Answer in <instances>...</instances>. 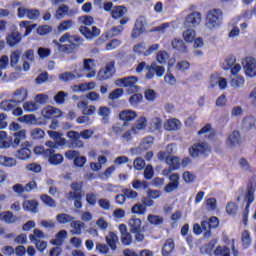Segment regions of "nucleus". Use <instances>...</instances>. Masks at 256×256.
Segmentation results:
<instances>
[{
	"label": "nucleus",
	"mask_w": 256,
	"mask_h": 256,
	"mask_svg": "<svg viewBox=\"0 0 256 256\" xmlns=\"http://www.w3.org/2000/svg\"><path fill=\"white\" fill-rule=\"evenodd\" d=\"M13 137L14 140L12 145H14L15 147H19V145H21V142L27 139V130L22 129L19 132H15Z\"/></svg>",
	"instance_id": "nucleus-26"
},
{
	"label": "nucleus",
	"mask_w": 256,
	"mask_h": 256,
	"mask_svg": "<svg viewBox=\"0 0 256 256\" xmlns=\"http://www.w3.org/2000/svg\"><path fill=\"white\" fill-rule=\"evenodd\" d=\"M214 253L216 255H221V256H231V250L227 246H224V247L218 246L215 249Z\"/></svg>",
	"instance_id": "nucleus-56"
},
{
	"label": "nucleus",
	"mask_w": 256,
	"mask_h": 256,
	"mask_svg": "<svg viewBox=\"0 0 256 256\" xmlns=\"http://www.w3.org/2000/svg\"><path fill=\"white\" fill-rule=\"evenodd\" d=\"M30 135L32 139H43V137H45V131H43L41 128H34L30 131Z\"/></svg>",
	"instance_id": "nucleus-53"
},
{
	"label": "nucleus",
	"mask_w": 256,
	"mask_h": 256,
	"mask_svg": "<svg viewBox=\"0 0 256 256\" xmlns=\"http://www.w3.org/2000/svg\"><path fill=\"white\" fill-rule=\"evenodd\" d=\"M20 123H26V125H37V118L33 114H26L18 118Z\"/></svg>",
	"instance_id": "nucleus-38"
},
{
	"label": "nucleus",
	"mask_w": 256,
	"mask_h": 256,
	"mask_svg": "<svg viewBox=\"0 0 256 256\" xmlns=\"http://www.w3.org/2000/svg\"><path fill=\"white\" fill-rule=\"evenodd\" d=\"M0 165L2 167H15L17 165V160L12 157H7V156H0Z\"/></svg>",
	"instance_id": "nucleus-37"
},
{
	"label": "nucleus",
	"mask_w": 256,
	"mask_h": 256,
	"mask_svg": "<svg viewBox=\"0 0 256 256\" xmlns=\"http://www.w3.org/2000/svg\"><path fill=\"white\" fill-rule=\"evenodd\" d=\"M23 109L26 113H35V111H38L39 105L33 101H26L23 103Z\"/></svg>",
	"instance_id": "nucleus-47"
},
{
	"label": "nucleus",
	"mask_w": 256,
	"mask_h": 256,
	"mask_svg": "<svg viewBox=\"0 0 256 256\" xmlns=\"http://www.w3.org/2000/svg\"><path fill=\"white\" fill-rule=\"evenodd\" d=\"M42 117L44 119H55L57 117H61L62 112L59 108H55L53 106H46L41 111Z\"/></svg>",
	"instance_id": "nucleus-12"
},
{
	"label": "nucleus",
	"mask_w": 256,
	"mask_h": 256,
	"mask_svg": "<svg viewBox=\"0 0 256 256\" xmlns=\"http://www.w3.org/2000/svg\"><path fill=\"white\" fill-rule=\"evenodd\" d=\"M23 60V71H29L31 69L30 63H35V51L29 49L24 52L22 56Z\"/></svg>",
	"instance_id": "nucleus-13"
},
{
	"label": "nucleus",
	"mask_w": 256,
	"mask_h": 256,
	"mask_svg": "<svg viewBox=\"0 0 256 256\" xmlns=\"http://www.w3.org/2000/svg\"><path fill=\"white\" fill-rule=\"evenodd\" d=\"M70 226L72 228L70 231L71 235H81L83 233V229H85V223L82 221L72 220Z\"/></svg>",
	"instance_id": "nucleus-22"
},
{
	"label": "nucleus",
	"mask_w": 256,
	"mask_h": 256,
	"mask_svg": "<svg viewBox=\"0 0 256 256\" xmlns=\"http://www.w3.org/2000/svg\"><path fill=\"white\" fill-rule=\"evenodd\" d=\"M147 127V118L141 117L136 121V124L132 127V132L134 135H137L139 131H143Z\"/></svg>",
	"instance_id": "nucleus-29"
},
{
	"label": "nucleus",
	"mask_w": 256,
	"mask_h": 256,
	"mask_svg": "<svg viewBox=\"0 0 256 256\" xmlns=\"http://www.w3.org/2000/svg\"><path fill=\"white\" fill-rule=\"evenodd\" d=\"M173 49L180 51V53H187V46H185V42L181 39H174L171 43Z\"/></svg>",
	"instance_id": "nucleus-41"
},
{
	"label": "nucleus",
	"mask_w": 256,
	"mask_h": 256,
	"mask_svg": "<svg viewBox=\"0 0 256 256\" xmlns=\"http://www.w3.org/2000/svg\"><path fill=\"white\" fill-rule=\"evenodd\" d=\"M147 220L151 225L155 226L163 225V222L165 221V219L162 216L154 214H149Z\"/></svg>",
	"instance_id": "nucleus-45"
},
{
	"label": "nucleus",
	"mask_w": 256,
	"mask_h": 256,
	"mask_svg": "<svg viewBox=\"0 0 256 256\" xmlns=\"http://www.w3.org/2000/svg\"><path fill=\"white\" fill-rule=\"evenodd\" d=\"M38 55H39L40 59H47V58L51 57V49L40 47V48H38Z\"/></svg>",
	"instance_id": "nucleus-59"
},
{
	"label": "nucleus",
	"mask_w": 256,
	"mask_h": 256,
	"mask_svg": "<svg viewBox=\"0 0 256 256\" xmlns=\"http://www.w3.org/2000/svg\"><path fill=\"white\" fill-rule=\"evenodd\" d=\"M79 31L86 39H93V37H99L101 35V30L96 26L92 27V30L89 29L87 26H81Z\"/></svg>",
	"instance_id": "nucleus-15"
},
{
	"label": "nucleus",
	"mask_w": 256,
	"mask_h": 256,
	"mask_svg": "<svg viewBox=\"0 0 256 256\" xmlns=\"http://www.w3.org/2000/svg\"><path fill=\"white\" fill-rule=\"evenodd\" d=\"M37 207H39V203L36 200H26L23 202L24 211H31V213H37Z\"/></svg>",
	"instance_id": "nucleus-30"
},
{
	"label": "nucleus",
	"mask_w": 256,
	"mask_h": 256,
	"mask_svg": "<svg viewBox=\"0 0 256 256\" xmlns=\"http://www.w3.org/2000/svg\"><path fill=\"white\" fill-rule=\"evenodd\" d=\"M244 73L246 77H256V59L253 57H246L243 62Z\"/></svg>",
	"instance_id": "nucleus-8"
},
{
	"label": "nucleus",
	"mask_w": 256,
	"mask_h": 256,
	"mask_svg": "<svg viewBox=\"0 0 256 256\" xmlns=\"http://www.w3.org/2000/svg\"><path fill=\"white\" fill-rule=\"evenodd\" d=\"M173 249H175V242L173 239L166 240L162 248V255L168 256L170 253H173Z\"/></svg>",
	"instance_id": "nucleus-39"
},
{
	"label": "nucleus",
	"mask_w": 256,
	"mask_h": 256,
	"mask_svg": "<svg viewBox=\"0 0 256 256\" xmlns=\"http://www.w3.org/2000/svg\"><path fill=\"white\" fill-rule=\"evenodd\" d=\"M223 21V10L221 9H211L206 15L205 27L207 29L213 30L221 26Z\"/></svg>",
	"instance_id": "nucleus-2"
},
{
	"label": "nucleus",
	"mask_w": 256,
	"mask_h": 256,
	"mask_svg": "<svg viewBox=\"0 0 256 256\" xmlns=\"http://www.w3.org/2000/svg\"><path fill=\"white\" fill-rule=\"evenodd\" d=\"M75 15V11L69 9V6L67 5H62L59 6L58 9L56 10L55 17L56 19H63V17H73Z\"/></svg>",
	"instance_id": "nucleus-19"
},
{
	"label": "nucleus",
	"mask_w": 256,
	"mask_h": 256,
	"mask_svg": "<svg viewBox=\"0 0 256 256\" xmlns=\"http://www.w3.org/2000/svg\"><path fill=\"white\" fill-rule=\"evenodd\" d=\"M67 239V230H61L55 235V239L52 240L53 245H62L63 240Z\"/></svg>",
	"instance_id": "nucleus-48"
},
{
	"label": "nucleus",
	"mask_w": 256,
	"mask_h": 256,
	"mask_svg": "<svg viewBox=\"0 0 256 256\" xmlns=\"http://www.w3.org/2000/svg\"><path fill=\"white\" fill-rule=\"evenodd\" d=\"M81 41H83L81 37L77 35H71L70 33H65L59 39V42L62 44L57 42V40H54L53 43L57 45L60 53H66L67 55H69V53H73V51H75V49L79 47V44L77 43H81ZM63 43H69V44H63Z\"/></svg>",
	"instance_id": "nucleus-1"
},
{
	"label": "nucleus",
	"mask_w": 256,
	"mask_h": 256,
	"mask_svg": "<svg viewBox=\"0 0 256 256\" xmlns=\"http://www.w3.org/2000/svg\"><path fill=\"white\" fill-rule=\"evenodd\" d=\"M189 153L191 157H199V155H204V157H207L209 153H211V149H209V145L205 142H200L194 144L190 150Z\"/></svg>",
	"instance_id": "nucleus-4"
},
{
	"label": "nucleus",
	"mask_w": 256,
	"mask_h": 256,
	"mask_svg": "<svg viewBox=\"0 0 256 256\" xmlns=\"http://www.w3.org/2000/svg\"><path fill=\"white\" fill-rule=\"evenodd\" d=\"M201 12L194 11L188 14L184 20V27L195 29V27H199L202 21Z\"/></svg>",
	"instance_id": "nucleus-5"
},
{
	"label": "nucleus",
	"mask_w": 256,
	"mask_h": 256,
	"mask_svg": "<svg viewBox=\"0 0 256 256\" xmlns=\"http://www.w3.org/2000/svg\"><path fill=\"white\" fill-rule=\"evenodd\" d=\"M19 59H21V51L20 50H15L14 52L11 53L10 55V65L11 67H17L19 63Z\"/></svg>",
	"instance_id": "nucleus-51"
},
{
	"label": "nucleus",
	"mask_w": 256,
	"mask_h": 256,
	"mask_svg": "<svg viewBox=\"0 0 256 256\" xmlns=\"http://www.w3.org/2000/svg\"><path fill=\"white\" fill-rule=\"evenodd\" d=\"M98 117H102L101 123L107 125L111 117V109L107 106H100L97 110Z\"/></svg>",
	"instance_id": "nucleus-18"
},
{
	"label": "nucleus",
	"mask_w": 256,
	"mask_h": 256,
	"mask_svg": "<svg viewBox=\"0 0 256 256\" xmlns=\"http://www.w3.org/2000/svg\"><path fill=\"white\" fill-rule=\"evenodd\" d=\"M230 85L234 89H241L245 85V78L241 75H232Z\"/></svg>",
	"instance_id": "nucleus-25"
},
{
	"label": "nucleus",
	"mask_w": 256,
	"mask_h": 256,
	"mask_svg": "<svg viewBox=\"0 0 256 256\" xmlns=\"http://www.w3.org/2000/svg\"><path fill=\"white\" fill-rule=\"evenodd\" d=\"M164 129L166 131H177L178 129H181V121L170 119L164 124Z\"/></svg>",
	"instance_id": "nucleus-28"
},
{
	"label": "nucleus",
	"mask_w": 256,
	"mask_h": 256,
	"mask_svg": "<svg viewBox=\"0 0 256 256\" xmlns=\"http://www.w3.org/2000/svg\"><path fill=\"white\" fill-rule=\"evenodd\" d=\"M56 220L60 223V225H65L67 223H73V221L75 220V218L69 214H58L56 216Z\"/></svg>",
	"instance_id": "nucleus-44"
},
{
	"label": "nucleus",
	"mask_w": 256,
	"mask_h": 256,
	"mask_svg": "<svg viewBox=\"0 0 256 256\" xmlns=\"http://www.w3.org/2000/svg\"><path fill=\"white\" fill-rule=\"evenodd\" d=\"M198 135H205V137H208V139H213V137H215V130H213V128H211V124H206L198 132Z\"/></svg>",
	"instance_id": "nucleus-40"
},
{
	"label": "nucleus",
	"mask_w": 256,
	"mask_h": 256,
	"mask_svg": "<svg viewBox=\"0 0 256 256\" xmlns=\"http://www.w3.org/2000/svg\"><path fill=\"white\" fill-rule=\"evenodd\" d=\"M21 33L17 32V31H13L11 34H9L6 37V43L7 45H9V47H17V45H19V43H21Z\"/></svg>",
	"instance_id": "nucleus-20"
},
{
	"label": "nucleus",
	"mask_w": 256,
	"mask_h": 256,
	"mask_svg": "<svg viewBox=\"0 0 256 256\" xmlns=\"http://www.w3.org/2000/svg\"><path fill=\"white\" fill-rule=\"evenodd\" d=\"M29 237L30 241L36 244V248L38 249V251H45V249H47V242L43 240H37L34 235H30Z\"/></svg>",
	"instance_id": "nucleus-50"
},
{
	"label": "nucleus",
	"mask_w": 256,
	"mask_h": 256,
	"mask_svg": "<svg viewBox=\"0 0 256 256\" xmlns=\"http://www.w3.org/2000/svg\"><path fill=\"white\" fill-rule=\"evenodd\" d=\"M146 211L147 208L141 203H137L132 207V213L136 215H145Z\"/></svg>",
	"instance_id": "nucleus-55"
},
{
	"label": "nucleus",
	"mask_w": 256,
	"mask_h": 256,
	"mask_svg": "<svg viewBox=\"0 0 256 256\" xmlns=\"http://www.w3.org/2000/svg\"><path fill=\"white\" fill-rule=\"evenodd\" d=\"M29 97V90L25 87L17 88L12 93V99L16 105H21L24 101H27Z\"/></svg>",
	"instance_id": "nucleus-9"
},
{
	"label": "nucleus",
	"mask_w": 256,
	"mask_h": 256,
	"mask_svg": "<svg viewBox=\"0 0 256 256\" xmlns=\"http://www.w3.org/2000/svg\"><path fill=\"white\" fill-rule=\"evenodd\" d=\"M17 104L15 103V101L11 98V99H5V100H2L0 102V109L1 111H13L14 107L16 106Z\"/></svg>",
	"instance_id": "nucleus-32"
},
{
	"label": "nucleus",
	"mask_w": 256,
	"mask_h": 256,
	"mask_svg": "<svg viewBox=\"0 0 256 256\" xmlns=\"http://www.w3.org/2000/svg\"><path fill=\"white\" fill-rule=\"evenodd\" d=\"M75 22L73 20H64L58 25V31L63 33L64 31H69V29H73Z\"/></svg>",
	"instance_id": "nucleus-46"
},
{
	"label": "nucleus",
	"mask_w": 256,
	"mask_h": 256,
	"mask_svg": "<svg viewBox=\"0 0 256 256\" xmlns=\"http://www.w3.org/2000/svg\"><path fill=\"white\" fill-rule=\"evenodd\" d=\"M41 201L45 204L48 205V207H56V203L53 200V198H51V196L44 194L41 196Z\"/></svg>",
	"instance_id": "nucleus-60"
},
{
	"label": "nucleus",
	"mask_w": 256,
	"mask_h": 256,
	"mask_svg": "<svg viewBox=\"0 0 256 256\" xmlns=\"http://www.w3.org/2000/svg\"><path fill=\"white\" fill-rule=\"evenodd\" d=\"M16 157L17 159L25 161V159H29V157H31V150L27 147H23L17 151Z\"/></svg>",
	"instance_id": "nucleus-49"
},
{
	"label": "nucleus",
	"mask_w": 256,
	"mask_h": 256,
	"mask_svg": "<svg viewBox=\"0 0 256 256\" xmlns=\"http://www.w3.org/2000/svg\"><path fill=\"white\" fill-rule=\"evenodd\" d=\"M152 31H158L160 33H167L169 31H173V24L171 23H164L160 26L155 27Z\"/></svg>",
	"instance_id": "nucleus-52"
},
{
	"label": "nucleus",
	"mask_w": 256,
	"mask_h": 256,
	"mask_svg": "<svg viewBox=\"0 0 256 256\" xmlns=\"http://www.w3.org/2000/svg\"><path fill=\"white\" fill-rule=\"evenodd\" d=\"M115 75V63L110 62L106 67L98 72L97 79L99 81H106V79H111Z\"/></svg>",
	"instance_id": "nucleus-10"
},
{
	"label": "nucleus",
	"mask_w": 256,
	"mask_h": 256,
	"mask_svg": "<svg viewBox=\"0 0 256 256\" xmlns=\"http://www.w3.org/2000/svg\"><path fill=\"white\" fill-rule=\"evenodd\" d=\"M125 13H127V8L123 6H114L111 11L113 19H121Z\"/></svg>",
	"instance_id": "nucleus-35"
},
{
	"label": "nucleus",
	"mask_w": 256,
	"mask_h": 256,
	"mask_svg": "<svg viewBox=\"0 0 256 256\" xmlns=\"http://www.w3.org/2000/svg\"><path fill=\"white\" fill-rule=\"evenodd\" d=\"M86 201L88 205L95 207V205H97V194L93 192L86 194Z\"/></svg>",
	"instance_id": "nucleus-62"
},
{
	"label": "nucleus",
	"mask_w": 256,
	"mask_h": 256,
	"mask_svg": "<svg viewBox=\"0 0 256 256\" xmlns=\"http://www.w3.org/2000/svg\"><path fill=\"white\" fill-rule=\"evenodd\" d=\"M66 135L70 139V147L73 149H83L85 147V142L81 140V134L78 131H68Z\"/></svg>",
	"instance_id": "nucleus-6"
},
{
	"label": "nucleus",
	"mask_w": 256,
	"mask_h": 256,
	"mask_svg": "<svg viewBox=\"0 0 256 256\" xmlns=\"http://www.w3.org/2000/svg\"><path fill=\"white\" fill-rule=\"evenodd\" d=\"M26 171H31L32 173H41V165L37 163H30L25 167Z\"/></svg>",
	"instance_id": "nucleus-64"
},
{
	"label": "nucleus",
	"mask_w": 256,
	"mask_h": 256,
	"mask_svg": "<svg viewBox=\"0 0 256 256\" xmlns=\"http://www.w3.org/2000/svg\"><path fill=\"white\" fill-rule=\"evenodd\" d=\"M147 73L145 75L146 79H153V77H163L165 75V67L157 65V63H152L146 67Z\"/></svg>",
	"instance_id": "nucleus-7"
},
{
	"label": "nucleus",
	"mask_w": 256,
	"mask_h": 256,
	"mask_svg": "<svg viewBox=\"0 0 256 256\" xmlns=\"http://www.w3.org/2000/svg\"><path fill=\"white\" fill-rule=\"evenodd\" d=\"M237 59L235 58V56H230L228 57L224 64H223V68L227 71L229 69H231V67H233V65H235Z\"/></svg>",
	"instance_id": "nucleus-63"
},
{
	"label": "nucleus",
	"mask_w": 256,
	"mask_h": 256,
	"mask_svg": "<svg viewBox=\"0 0 256 256\" xmlns=\"http://www.w3.org/2000/svg\"><path fill=\"white\" fill-rule=\"evenodd\" d=\"M183 39L186 41V43H193L195 41V30L193 28H186V30L183 32Z\"/></svg>",
	"instance_id": "nucleus-43"
},
{
	"label": "nucleus",
	"mask_w": 256,
	"mask_h": 256,
	"mask_svg": "<svg viewBox=\"0 0 256 256\" xmlns=\"http://www.w3.org/2000/svg\"><path fill=\"white\" fill-rule=\"evenodd\" d=\"M60 81H74V79H81V74L77 71H72V72H64L59 75Z\"/></svg>",
	"instance_id": "nucleus-24"
},
{
	"label": "nucleus",
	"mask_w": 256,
	"mask_h": 256,
	"mask_svg": "<svg viewBox=\"0 0 256 256\" xmlns=\"http://www.w3.org/2000/svg\"><path fill=\"white\" fill-rule=\"evenodd\" d=\"M107 245H109L112 251L117 249V243H119V237L114 232H109L105 237Z\"/></svg>",
	"instance_id": "nucleus-23"
},
{
	"label": "nucleus",
	"mask_w": 256,
	"mask_h": 256,
	"mask_svg": "<svg viewBox=\"0 0 256 256\" xmlns=\"http://www.w3.org/2000/svg\"><path fill=\"white\" fill-rule=\"evenodd\" d=\"M241 143V134L239 131L234 130L231 134H229L227 140H226V145L227 147H237Z\"/></svg>",
	"instance_id": "nucleus-17"
},
{
	"label": "nucleus",
	"mask_w": 256,
	"mask_h": 256,
	"mask_svg": "<svg viewBox=\"0 0 256 256\" xmlns=\"http://www.w3.org/2000/svg\"><path fill=\"white\" fill-rule=\"evenodd\" d=\"M212 87L219 85V89H227V79L219 76H211Z\"/></svg>",
	"instance_id": "nucleus-36"
},
{
	"label": "nucleus",
	"mask_w": 256,
	"mask_h": 256,
	"mask_svg": "<svg viewBox=\"0 0 256 256\" xmlns=\"http://www.w3.org/2000/svg\"><path fill=\"white\" fill-rule=\"evenodd\" d=\"M83 71H89L88 74H86L87 79H93L95 75H97V72H95V60L88 58L83 60Z\"/></svg>",
	"instance_id": "nucleus-14"
},
{
	"label": "nucleus",
	"mask_w": 256,
	"mask_h": 256,
	"mask_svg": "<svg viewBox=\"0 0 256 256\" xmlns=\"http://www.w3.org/2000/svg\"><path fill=\"white\" fill-rule=\"evenodd\" d=\"M139 78L137 76H128L124 78H119L115 81L117 87H126L127 93H137L139 91V86L137 85Z\"/></svg>",
	"instance_id": "nucleus-3"
},
{
	"label": "nucleus",
	"mask_w": 256,
	"mask_h": 256,
	"mask_svg": "<svg viewBox=\"0 0 256 256\" xmlns=\"http://www.w3.org/2000/svg\"><path fill=\"white\" fill-rule=\"evenodd\" d=\"M66 198L68 199V201H74L75 199H83V195L81 194V192L72 190L66 194Z\"/></svg>",
	"instance_id": "nucleus-61"
},
{
	"label": "nucleus",
	"mask_w": 256,
	"mask_h": 256,
	"mask_svg": "<svg viewBox=\"0 0 256 256\" xmlns=\"http://www.w3.org/2000/svg\"><path fill=\"white\" fill-rule=\"evenodd\" d=\"M255 123H256L255 117L247 116L242 121V127L243 129H246V131H251V129H255Z\"/></svg>",
	"instance_id": "nucleus-34"
},
{
	"label": "nucleus",
	"mask_w": 256,
	"mask_h": 256,
	"mask_svg": "<svg viewBox=\"0 0 256 256\" xmlns=\"http://www.w3.org/2000/svg\"><path fill=\"white\" fill-rule=\"evenodd\" d=\"M241 241L244 249H249L251 246L252 240H251V233H249V230H244L241 234Z\"/></svg>",
	"instance_id": "nucleus-42"
},
{
	"label": "nucleus",
	"mask_w": 256,
	"mask_h": 256,
	"mask_svg": "<svg viewBox=\"0 0 256 256\" xmlns=\"http://www.w3.org/2000/svg\"><path fill=\"white\" fill-rule=\"evenodd\" d=\"M153 137L148 136L143 139V141L140 143L139 147L137 148H132L131 153L132 155H141L143 151H147V149H151V146L153 145Z\"/></svg>",
	"instance_id": "nucleus-11"
},
{
	"label": "nucleus",
	"mask_w": 256,
	"mask_h": 256,
	"mask_svg": "<svg viewBox=\"0 0 256 256\" xmlns=\"http://www.w3.org/2000/svg\"><path fill=\"white\" fill-rule=\"evenodd\" d=\"M48 161L51 165H61V163H63V155L54 154L49 157Z\"/></svg>",
	"instance_id": "nucleus-57"
},
{
	"label": "nucleus",
	"mask_w": 256,
	"mask_h": 256,
	"mask_svg": "<svg viewBox=\"0 0 256 256\" xmlns=\"http://www.w3.org/2000/svg\"><path fill=\"white\" fill-rule=\"evenodd\" d=\"M41 16V12H39L38 9H28L27 18L31 21H37L39 17Z\"/></svg>",
	"instance_id": "nucleus-58"
},
{
	"label": "nucleus",
	"mask_w": 256,
	"mask_h": 256,
	"mask_svg": "<svg viewBox=\"0 0 256 256\" xmlns=\"http://www.w3.org/2000/svg\"><path fill=\"white\" fill-rule=\"evenodd\" d=\"M13 145V141L7 136V132L0 131V149H7Z\"/></svg>",
	"instance_id": "nucleus-27"
},
{
	"label": "nucleus",
	"mask_w": 256,
	"mask_h": 256,
	"mask_svg": "<svg viewBox=\"0 0 256 256\" xmlns=\"http://www.w3.org/2000/svg\"><path fill=\"white\" fill-rule=\"evenodd\" d=\"M119 117L124 123H129L137 119V112L133 110H123L119 113Z\"/></svg>",
	"instance_id": "nucleus-21"
},
{
	"label": "nucleus",
	"mask_w": 256,
	"mask_h": 256,
	"mask_svg": "<svg viewBox=\"0 0 256 256\" xmlns=\"http://www.w3.org/2000/svg\"><path fill=\"white\" fill-rule=\"evenodd\" d=\"M78 109H81L82 115H86L87 117H91V115H95V111H97V107L93 105H89L86 101H80L77 103Z\"/></svg>",
	"instance_id": "nucleus-16"
},
{
	"label": "nucleus",
	"mask_w": 256,
	"mask_h": 256,
	"mask_svg": "<svg viewBox=\"0 0 256 256\" xmlns=\"http://www.w3.org/2000/svg\"><path fill=\"white\" fill-rule=\"evenodd\" d=\"M141 225V219L131 218L129 220L130 233H139V231H141Z\"/></svg>",
	"instance_id": "nucleus-31"
},
{
	"label": "nucleus",
	"mask_w": 256,
	"mask_h": 256,
	"mask_svg": "<svg viewBox=\"0 0 256 256\" xmlns=\"http://www.w3.org/2000/svg\"><path fill=\"white\" fill-rule=\"evenodd\" d=\"M166 164L169 165L173 169V171H177V169H180L181 162L179 161V157L177 156H168L166 158Z\"/></svg>",
	"instance_id": "nucleus-33"
},
{
	"label": "nucleus",
	"mask_w": 256,
	"mask_h": 256,
	"mask_svg": "<svg viewBox=\"0 0 256 256\" xmlns=\"http://www.w3.org/2000/svg\"><path fill=\"white\" fill-rule=\"evenodd\" d=\"M156 59L158 63H160L161 65H165V63L169 61V53H167V51H159L157 53Z\"/></svg>",
	"instance_id": "nucleus-54"
}]
</instances>
